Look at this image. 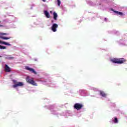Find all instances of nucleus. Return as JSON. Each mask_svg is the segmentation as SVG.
Returning a JSON list of instances; mask_svg holds the SVG:
<instances>
[{"mask_svg":"<svg viewBox=\"0 0 127 127\" xmlns=\"http://www.w3.org/2000/svg\"><path fill=\"white\" fill-rule=\"evenodd\" d=\"M13 83H16V80H14L13 81Z\"/></svg>","mask_w":127,"mask_h":127,"instance_id":"nucleus-18","label":"nucleus"},{"mask_svg":"<svg viewBox=\"0 0 127 127\" xmlns=\"http://www.w3.org/2000/svg\"><path fill=\"white\" fill-rule=\"evenodd\" d=\"M22 86H24L23 83L22 82H17L16 84L13 85V88H17V87H22Z\"/></svg>","mask_w":127,"mask_h":127,"instance_id":"nucleus-6","label":"nucleus"},{"mask_svg":"<svg viewBox=\"0 0 127 127\" xmlns=\"http://www.w3.org/2000/svg\"><path fill=\"white\" fill-rule=\"evenodd\" d=\"M0 27H3V25H0Z\"/></svg>","mask_w":127,"mask_h":127,"instance_id":"nucleus-20","label":"nucleus"},{"mask_svg":"<svg viewBox=\"0 0 127 127\" xmlns=\"http://www.w3.org/2000/svg\"><path fill=\"white\" fill-rule=\"evenodd\" d=\"M111 62L113 63H116L117 64H122L123 63H125L127 60H126L124 58H113L111 60Z\"/></svg>","mask_w":127,"mask_h":127,"instance_id":"nucleus-1","label":"nucleus"},{"mask_svg":"<svg viewBox=\"0 0 127 127\" xmlns=\"http://www.w3.org/2000/svg\"><path fill=\"white\" fill-rule=\"evenodd\" d=\"M44 14L47 18H49V17H50V15H49V13H48L47 11H44Z\"/></svg>","mask_w":127,"mask_h":127,"instance_id":"nucleus-11","label":"nucleus"},{"mask_svg":"<svg viewBox=\"0 0 127 127\" xmlns=\"http://www.w3.org/2000/svg\"><path fill=\"white\" fill-rule=\"evenodd\" d=\"M1 21H0V23Z\"/></svg>","mask_w":127,"mask_h":127,"instance_id":"nucleus-23","label":"nucleus"},{"mask_svg":"<svg viewBox=\"0 0 127 127\" xmlns=\"http://www.w3.org/2000/svg\"><path fill=\"white\" fill-rule=\"evenodd\" d=\"M6 47L5 46H1L0 45V49H5Z\"/></svg>","mask_w":127,"mask_h":127,"instance_id":"nucleus-16","label":"nucleus"},{"mask_svg":"<svg viewBox=\"0 0 127 127\" xmlns=\"http://www.w3.org/2000/svg\"><path fill=\"white\" fill-rule=\"evenodd\" d=\"M26 70H28V71H30V72H32L35 75H37V73L33 69V68H30L29 67L27 66L26 67Z\"/></svg>","mask_w":127,"mask_h":127,"instance_id":"nucleus-7","label":"nucleus"},{"mask_svg":"<svg viewBox=\"0 0 127 127\" xmlns=\"http://www.w3.org/2000/svg\"><path fill=\"white\" fill-rule=\"evenodd\" d=\"M114 123H115V124H117L118 123V118L117 117L114 118Z\"/></svg>","mask_w":127,"mask_h":127,"instance_id":"nucleus-15","label":"nucleus"},{"mask_svg":"<svg viewBox=\"0 0 127 127\" xmlns=\"http://www.w3.org/2000/svg\"><path fill=\"white\" fill-rule=\"evenodd\" d=\"M0 57H1V56H0Z\"/></svg>","mask_w":127,"mask_h":127,"instance_id":"nucleus-22","label":"nucleus"},{"mask_svg":"<svg viewBox=\"0 0 127 127\" xmlns=\"http://www.w3.org/2000/svg\"><path fill=\"white\" fill-rule=\"evenodd\" d=\"M42 1H43V2H45L46 1V0H42Z\"/></svg>","mask_w":127,"mask_h":127,"instance_id":"nucleus-19","label":"nucleus"},{"mask_svg":"<svg viewBox=\"0 0 127 127\" xmlns=\"http://www.w3.org/2000/svg\"><path fill=\"white\" fill-rule=\"evenodd\" d=\"M57 28H58V25L55 23L53 24L51 27V30H52L53 32H56Z\"/></svg>","mask_w":127,"mask_h":127,"instance_id":"nucleus-5","label":"nucleus"},{"mask_svg":"<svg viewBox=\"0 0 127 127\" xmlns=\"http://www.w3.org/2000/svg\"><path fill=\"white\" fill-rule=\"evenodd\" d=\"M5 72H7V73L11 72V68L7 64L5 65Z\"/></svg>","mask_w":127,"mask_h":127,"instance_id":"nucleus-8","label":"nucleus"},{"mask_svg":"<svg viewBox=\"0 0 127 127\" xmlns=\"http://www.w3.org/2000/svg\"><path fill=\"white\" fill-rule=\"evenodd\" d=\"M5 59H8V60H11L12 59H14V57H11L10 56H7L5 57Z\"/></svg>","mask_w":127,"mask_h":127,"instance_id":"nucleus-13","label":"nucleus"},{"mask_svg":"<svg viewBox=\"0 0 127 127\" xmlns=\"http://www.w3.org/2000/svg\"><path fill=\"white\" fill-rule=\"evenodd\" d=\"M57 2L58 6H60V4H61V2L60 1V0H57Z\"/></svg>","mask_w":127,"mask_h":127,"instance_id":"nucleus-17","label":"nucleus"},{"mask_svg":"<svg viewBox=\"0 0 127 127\" xmlns=\"http://www.w3.org/2000/svg\"><path fill=\"white\" fill-rule=\"evenodd\" d=\"M100 94L101 96L103 97H106L107 96V94H106L104 91H100Z\"/></svg>","mask_w":127,"mask_h":127,"instance_id":"nucleus-14","label":"nucleus"},{"mask_svg":"<svg viewBox=\"0 0 127 127\" xmlns=\"http://www.w3.org/2000/svg\"><path fill=\"white\" fill-rule=\"evenodd\" d=\"M8 33H0V38L1 39H3L4 40H8V39H10L11 37H4V35H8Z\"/></svg>","mask_w":127,"mask_h":127,"instance_id":"nucleus-3","label":"nucleus"},{"mask_svg":"<svg viewBox=\"0 0 127 127\" xmlns=\"http://www.w3.org/2000/svg\"><path fill=\"white\" fill-rule=\"evenodd\" d=\"M26 82L27 83H29V84H30L31 85H32L33 86H37V84L33 80V78H29V76H27L26 77Z\"/></svg>","mask_w":127,"mask_h":127,"instance_id":"nucleus-2","label":"nucleus"},{"mask_svg":"<svg viewBox=\"0 0 127 127\" xmlns=\"http://www.w3.org/2000/svg\"><path fill=\"white\" fill-rule=\"evenodd\" d=\"M105 21H107V18L105 19Z\"/></svg>","mask_w":127,"mask_h":127,"instance_id":"nucleus-21","label":"nucleus"},{"mask_svg":"<svg viewBox=\"0 0 127 127\" xmlns=\"http://www.w3.org/2000/svg\"><path fill=\"white\" fill-rule=\"evenodd\" d=\"M57 13H56L55 12H53V18L54 20H57Z\"/></svg>","mask_w":127,"mask_h":127,"instance_id":"nucleus-12","label":"nucleus"},{"mask_svg":"<svg viewBox=\"0 0 127 127\" xmlns=\"http://www.w3.org/2000/svg\"><path fill=\"white\" fill-rule=\"evenodd\" d=\"M112 11H114L115 13H116L117 15H121V16H123L124 15V13L123 12H119L118 11H115L114 10H112Z\"/></svg>","mask_w":127,"mask_h":127,"instance_id":"nucleus-9","label":"nucleus"},{"mask_svg":"<svg viewBox=\"0 0 127 127\" xmlns=\"http://www.w3.org/2000/svg\"><path fill=\"white\" fill-rule=\"evenodd\" d=\"M83 107V104L81 103H76L74 106V109H76V110H77L78 111H79V110H81Z\"/></svg>","mask_w":127,"mask_h":127,"instance_id":"nucleus-4","label":"nucleus"},{"mask_svg":"<svg viewBox=\"0 0 127 127\" xmlns=\"http://www.w3.org/2000/svg\"><path fill=\"white\" fill-rule=\"evenodd\" d=\"M0 43H1L2 44H4L5 45H8V46H10L11 45L10 44H9V43L3 42L2 41H0Z\"/></svg>","mask_w":127,"mask_h":127,"instance_id":"nucleus-10","label":"nucleus"}]
</instances>
